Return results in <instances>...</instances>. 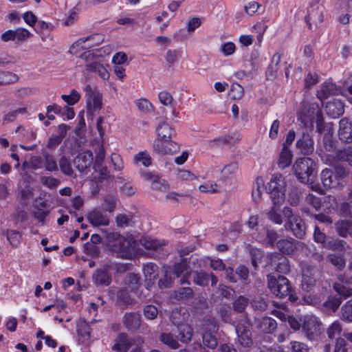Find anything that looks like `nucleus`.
<instances>
[{"mask_svg": "<svg viewBox=\"0 0 352 352\" xmlns=\"http://www.w3.org/2000/svg\"><path fill=\"white\" fill-rule=\"evenodd\" d=\"M342 330V325L339 321L333 322L327 329V333L329 338L333 339L339 336Z\"/></svg>", "mask_w": 352, "mask_h": 352, "instance_id": "obj_57", "label": "nucleus"}, {"mask_svg": "<svg viewBox=\"0 0 352 352\" xmlns=\"http://www.w3.org/2000/svg\"><path fill=\"white\" fill-rule=\"evenodd\" d=\"M179 149L178 144L171 140H166V142H155L153 144L154 151L161 155L172 154L179 151Z\"/></svg>", "mask_w": 352, "mask_h": 352, "instance_id": "obj_21", "label": "nucleus"}, {"mask_svg": "<svg viewBox=\"0 0 352 352\" xmlns=\"http://www.w3.org/2000/svg\"><path fill=\"white\" fill-rule=\"evenodd\" d=\"M296 147L305 155L311 154L314 151V141L307 133H303L296 142Z\"/></svg>", "mask_w": 352, "mask_h": 352, "instance_id": "obj_24", "label": "nucleus"}, {"mask_svg": "<svg viewBox=\"0 0 352 352\" xmlns=\"http://www.w3.org/2000/svg\"><path fill=\"white\" fill-rule=\"evenodd\" d=\"M84 252L87 255L96 258L100 255V249L98 246H97V245L87 242L84 245Z\"/></svg>", "mask_w": 352, "mask_h": 352, "instance_id": "obj_63", "label": "nucleus"}, {"mask_svg": "<svg viewBox=\"0 0 352 352\" xmlns=\"http://www.w3.org/2000/svg\"><path fill=\"white\" fill-rule=\"evenodd\" d=\"M256 327L265 333H273L277 327L276 320L271 317H263L255 320Z\"/></svg>", "mask_w": 352, "mask_h": 352, "instance_id": "obj_23", "label": "nucleus"}, {"mask_svg": "<svg viewBox=\"0 0 352 352\" xmlns=\"http://www.w3.org/2000/svg\"><path fill=\"white\" fill-rule=\"evenodd\" d=\"M286 230H290L298 239H302L306 234V226L303 220L298 215L285 224Z\"/></svg>", "mask_w": 352, "mask_h": 352, "instance_id": "obj_12", "label": "nucleus"}, {"mask_svg": "<svg viewBox=\"0 0 352 352\" xmlns=\"http://www.w3.org/2000/svg\"><path fill=\"white\" fill-rule=\"evenodd\" d=\"M18 80L15 74L9 72H0V85L12 83Z\"/></svg>", "mask_w": 352, "mask_h": 352, "instance_id": "obj_58", "label": "nucleus"}, {"mask_svg": "<svg viewBox=\"0 0 352 352\" xmlns=\"http://www.w3.org/2000/svg\"><path fill=\"white\" fill-rule=\"evenodd\" d=\"M122 322L128 331L136 332L141 326V315L135 312L126 313L123 316Z\"/></svg>", "mask_w": 352, "mask_h": 352, "instance_id": "obj_20", "label": "nucleus"}, {"mask_svg": "<svg viewBox=\"0 0 352 352\" xmlns=\"http://www.w3.org/2000/svg\"><path fill=\"white\" fill-rule=\"evenodd\" d=\"M338 234L342 237H352V220H339L336 223Z\"/></svg>", "mask_w": 352, "mask_h": 352, "instance_id": "obj_30", "label": "nucleus"}, {"mask_svg": "<svg viewBox=\"0 0 352 352\" xmlns=\"http://www.w3.org/2000/svg\"><path fill=\"white\" fill-rule=\"evenodd\" d=\"M178 339L183 343H188L191 341L193 335V329L188 324H182L177 328Z\"/></svg>", "mask_w": 352, "mask_h": 352, "instance_id": "obj_33", "label": "nucleus"}, {"mask_svg": "<svg viewBox=\"0 0 352 352\" xmlns=\"http://www.w3.org/2000/svg\"><path fill=\"white\" fill-rule=\"evenodd\" d=\"M144 276L146 277L147 287L153 284V281L158 276V266L153 263L146 264L143 267Z\"/></svg>", "mask_w": 352, "mask_h": 352, "instance_id": "obj_28", "label": "nucleus"}, {"mask_svg": "<svg viewBox=\"0 0 352 352\" xmlns=\"http://www.w3.org/2000/svg\"><path fill=\"white\" fill-rule=\"evenodd\" d=\"M251 327L252 323L247 317L241 318L236 324V343L240 346L248 349L252 346L254 341Z\"/></svg>", "mask_w": 352, "mask_h": 352, "instance_id": "obj_3", "label": "nucleus"}, {"mask_svg": "<svg viewBox=\"0 0 352 352\" xmlns=\"http://www.w3.org/2000/svg\"><path fill=\"white\" fill-rule=\"evenodd\" d=\"M120 267H124V266L119 267L118 264L113 263L109 261L105 263L102 268L96 270L92 275V280L94 283L97 286H108L111 284L112 278L109 271L112 269L116 268L118 270Z\"/></svg>", "mask_w": 352, "mask_h": 352, "instance_id": "obj_5", "label": "nucleus"}, {"mask_svg": "<svg viewBox=\"0 0 352 352\" xmlns=\"http://www.w3.org/2000/svg\"><path fill=\"white\" fill-rule=\"evenodd\" d=\"M167 270L168 274H172L173 278L182 277L180 280L181 284L188 283L187 280L191 275V273L189 270L186 258H182L180 262L175 263L172 267H168Z\"/></svg>", "mask_w": 352, "mask_h": 352, "instance_id": "obj_8", "label": "nucleus"}, {"mask_svg": "<svg viewBox=\"0 0 352 352\" xmlns=\"http://www.w3.org/2000/svg\"><path fill=\"white\" fill-rule=\"evenodd\" d=\"M292 352H309V346L302 342L292 341L289 343Z\"/></svg>", "mask_w": 352, "mask_h": 352, "instance_id": "obj_64", "label": "nucleus"}, {"mask_svg": "<svg viewBox=\"0 0 352 352\" xmlns=\"http://www.w3.org/2000/svg\"><path fill=\"white\" fill-rule=\"evenodd\" d=\"M342 319L346 322H352V299L347 301L341 308Z\"/></svg>", "mask_w": 352, "mask_h": 352, "instance_id": "obj_56", "label": "nucleus"}, {"mask_svg": "<svg viewBox=\"0 0 352 352\" xmlns=\"http://www.w3.org/2000/svg\"><path fill=\"white\" fill-rule=\"evenodd\" d=\"M324 111L332 118L340 117L344 113V103L338 100H334L327 103L324 107Z\"/></svg>", "mask_w": 352, "mask_h": 352, "instance_id": "obj_22", "label": "nucleus"}, {"mask_svg": "<svg viewBox=\"0 0 352 352\" xmlns=\"http://www.w3.org/2000/svg\"><path fill=\"white\" fill-rule=\"evenodd\" d=\"M102 96L99 92L87 99V113L98 111L102 108Z\"/></svg>", "mask_w": 352, "mask_h": 352, "instance_id": "obj_36", "label": "nucleus"}, {"mask_svg": "<svg viewBox=\"0 0 352 352\" xmlns=\"http://www.w3.org/2000/svg\"><path fill=\"white\" fill-rule=\"evenodd\" d=\"M267 190L270 195L274 206H278L285 201V191L277 182L271 179L267 184Z\"/></svg>", "mask_w": 352, "mask_h": 352, "instance_id": "obj_14", "label": "nucleus"}, {"mask_svg": "<svg viewBox=\"0 0 352 352\" xmlns=\"http://www.w3.org/2000/svg\"><path fill=\"white\" fill-rule=\"evenodd\" d=\"M297 241L292 238L281 239L277 241V248L284 254H292L296 249Z\"/></svg>", "mask_w": 352, "mask_h": 352, "instance_id": "obj_31", "label": "nucleus"}, {"mask_svg": "<svg viewBox=\"0 0 352 352\" xmlns=\"http://www.w3.org/2000/svg\"><path fill=\"white\" fill-rule=\"evenodd\" d=\"M316 163L310 157L300 158L294 165L296 177L304 184L310 182L314 178L316 175Z\"/></svg>", "mask_w": 352, "mask_h": 352, "instance_id": "obj_2", "label": "nucleus"}, {"mask_svg": "<svg viewBox=\"0 0 352 352\" xmlns=\"http://www.w3.org/2000/svg\"><path fill=\"white\" fill-rule=\"evenodd\" d=\"M250 254L251 256V263L254 270H257L259 264H261L263 261V258L265 256V252L263 250L256 248H251L250 249Z\"/></svg>", "mask_w": 352, "mask_h": 352, "instance_id": "obj_39", "label": "nucleus"}, {"mask_svg": "<svg viewBox=\"0 0 352 352\" xmlns=\"http://www.w3.org/2000/svg\"><path fill=\"white\" fill-rule=\"evenodd\" d=\"M338 138L342 143L352 142V123L346 118H342L339 122Z\"/></svg>", "mask_w": 352, "mask_h": 352, "instance_id": "obj_18", "label": "nucleus"}, {"mask_svg": "<svg viewBox=\"0 0 352 352\" xmlns=\"http://www.w3.org/2000/svg\"><path fill=\"white\" fill-rule=\"evenodd\" d=\"M61 98L67 104L74 105L79 101L80 96L76 89H72L69 95H62Z\"/></svg>", "mask_w": 352, "mask_h": 352, "instance_id": "obj_60", "label": "nucleus"}, {"mask_svg": "<svg viewBox=\"0 0 352 352\" xmlns=\"http://www.w3.org/2000/svg\"><path fill=\"white\" fill-rule=\"evenodd\" d=\"M117 302L125 307L132 306L135 304V300L131 296L126 288L120 289L116 294Z\"/></svg>", "mask_w": 352, "mask_h": 352, "instance_id": "obj_34", "label": "nucleus"}, {"mask_svg": "<svg viewBox=\"0 0 352 352\" xmlns=\"http://www.w3.org/2000/svg\"><path fill=\"white\" fill-rule=\"evenodd\" d=\"M77 331L78 335L85 339L90 337V327L89 324L82 319L78 320L77 323Z\"/></svg>", "mask_w": 352, "mask_h": 352, "instance_id": "obj_52", "label": "nucleus"}, {"mask_svg": "<svg viewBox=\"0 0 352 352\" xmlns=\"http://www.w3.org/2000/svg\"><path fill=\"white\" fill-rule=\"evenodd\" d=\"M249 302L250 300L247 297L244 296H239L232 302L233 309L238 313H242L245 311Z\"/></svg>", "mask_w": 352, "mask_h": 352, "instance_id": "obj_50", "label": "nucleus"}, {"mask_svg": "<svg viewBox=\"0 0 352 352\" xmlns=\"http://www.w3.org/2000/svg\"><path fill=\"white\" fill-rule=\"evenodd\" d=\"M142 245L147 250H162L164 244L151 237H145L142 240Z\"/></svg>", "mask_w": 352, "mask_h": 352, "instance_id": "obj_49", "label": "nucleus"}, {"mask_svg": "<svg viewBox=\"0 0 352 352\" xmlns=\"http://www.w3.org/2000/svg\"><path fill=\"white\" fill-rule=\"evenodd\" d=\"M323 6L318 1L314 2L309 7L305 21L309 29L311 28L312 23L317 26L323 21Z\"/></svg>", "mask_w": 352, "mask_h": 352, "instance_id": "obj_7", "label": "nucleus"}, {"mask_svg": "<svg viewBox=\"0 0 352 352\" xmlns=\"http://www.w3.org/2000/svg\"><path fill=\"white\" fill-rule=\"evenodd\" d=\"M135 165L141 164L144 167H148L152 164V158L147 151H140L133 157Z\"/></svg>", "mask_w": 352, "mask_h": 352, "instance_id": "obj_42", "label": "nucleus"}, {"mask_svg": "<svg viewBox=\"0 0 352 352\" xmlns=\"http://www.w3.org/2000/svg\"><path fill=\"white\" fill-rule=\"evenodd\" d=\"M267 286L271 292L279 298H285L291 292L292 287L288 279L282 275L276 277L269 274L267 276Z\"/></svg>", "mask_w": 352, "mask_h": 352, "instance_id": "obj_4", "label": "nucleus"}, {"mask_svg": "<svg viewBox=\"0 0 352 352\" xmlns=\"http://www.w3.org/2000/svg\"><path fill=\"white\" fill-rule=\"evenodd\" d=\"M193 281L199 286H206L210 281V275L203 271H195L192 272Z\"/></svg>", "mask_w": 352, "mask_h": 352, "instance_id": "obj_45", "label": "nucleus"}, {"mask_svg": "<svg viewBox=\"0 0 352 352\" xmlns=\"http://www.w3.org/2000/svg\"><path fill=\"white\" fill-rule=\"evenodd\" d=\"M311 109L312 110V117L310 119V124L313 126V123L315 122L316 123L317 131L320 133H322L324 131V122L322 111L318 106L313 107Z\"/></svg>", "mask_w": 352, "mask_h": 352, "instance_id": "obj_29", "label": "nucleus"}, {"mask_svg": "<svg viewBox=\"0 0 352 352\" xmlns=\"http://www.w3.org/2000/svg\"><path fill=\"white\" fill-rule=\"evenodd\" d=\"M156 131L159 138V140L157 142H159V140H161V142H166V140H171L176 135L175 129L164 122L159 124L157 126Z\"/></svg>", "mask_w": 352, "mask_h": 352, "instance_id": "obj_27", "label": "nucleus"}, {"mask_svg": "<svg viewBox=\"0 0 352 352\" xmlns=\"http://www.w3.org/2000/svg\"><path fill=\"white\" fill-rule=\"evenodd\" d=\"M316 280L314 274L309 270L303 272L302 280V289L304 291H310L316 285Z\"/></svg>", "mask_w": 352, "mask_h": 352, "instance_id": "obj_38", "label": "nucleus"}, {"mask_svg": "<svg viewBox=\"0 0 352 352\" xmlns=\"http://www.w3.org/2000/svg\"><path fill=\"white\" fill-rule=\"evenodd\" d=\"M125 283L131 291H135L141 285L140 277L134 273H129L126 276Z\"/></svg>", "mask_w": 352, "mask_h": 352, "instance_id": "obj_51", "label": "nucleus"}, {"mask_svg": "<svg viewBox=\"0 0 352 352\" xmlns=\"http://www.w3.org/2000/svg\"><path fill=\"white\" fill-rule=\"evenodd\" d=\"M202 339L204 344L210 349H214L218 344L216 336L208 329L203 333Z\"/></svg>", "mask_w": 352, "mask_h": 352, "instance_id": "obj_48", "label": "nucleus"}, {"mask_svg": "<svg viewBox=\"0 0 352 352\" xmlns=\"http://www.w3.org/2000/svg\"><path fill=\"white\" fill-rule=\"evenodd\" d=\"M343 94L341 87L336 85L331 82H324L319 90L317 91V97L320 100L327 99L333 95H338Z\"/></svg>", "mask_w": 352, "mask_h": 352, "instance_id": "obj_17", "label": "nucleus"}, {"mask_svg": "<svg viewBox=\"0 0 352 352\" xmlns=\"http://www.w3.org/2000/svg\"><path fill=\"white\" fill-rule=\"evenodd\" d=\"M87 71L97 73L102 79L107 80L109 78V73L107 69L98 62H94L86 65Z\"/></svg>", "mask_w": 352, "mask_h": 352, "instance_id": "obj_37", "label": "nucleus"}, {"mask_svg": "<svg viewBox=\"0 0 352 352\" xmlns=\"http://www.w3.org/2000/svg\"><path fill=\"white\" fill-rule=\"evenodd\" d=\"M292 154L290 150L284 145L279 155L278 166L279 168L284 169L289 166L292 162Z\"/></svg>", "mask_w": 352, "mask_h": 352, "instance_id": "obj_35", "label": "nucleus"}, {"mask_svg": "<svg viewBox=\"0 0 352 352\" xmlns=\"http://www.w3.org/2000/svg\"><path fill=\"white\" fill-rule=\"evenodd\" d=\"M302 329L307 338L312 340L320 333V324L314 319L309 318L302 324Z\"/></svg>", "mask_w": 352, "mask_h": 352, "instance_id": "obj_26", "label": "nucleus"}, {"mask_svg": "<svg viewBox=\"0 0 352 352\" xmlns=\"http://www.w3.org/2000/svg\"><path fill=\"white\" fill-rule=\"evenodd\" d=\"M349 171L342 166H336L333 169L325 168L320 173L322 184L325 189H341L345 186L344 179Z\"/></svg>", "mask_w": 352, "mask_h": 352, "instance_id": "obj_1", "label": "nucleus"}, {"mask_svg": "<svg viewBox=\"0 0 352 352\" xmlns=\"http://www.w3.org/2000/svg\"><path fill=\"white\" fill-rule=\"evenodd\" d=\"M263 186V181L261 177H256L253 184L252 197L255 202L258 201L261 197V187Z\"/></svg>", "mask_w": 352, "mask_h": 352, "instance_id": "obj_55", "label": "nucleus"}, {"mask_svg": "<svg viewBox=\"0 0 352 352\" xmlns=\"http://www.w3.org/2000/svg\"><path fill=\"white\" fill-rule=\"evenodd\" d=\"M102 41L103 36L101 34L90 35L78 39L72 45L70 49L71 50L76 47H80L82 50L91 49L95 46H98Z\"/></svg>", "mask_w": 352, "mask_h": 352, "instance_id": "obj_13", "label": "nucleus"}, {"mask_svg": "<svg viewBox=\"0 0 352 352\" xmlns=\"http://www.w3.org/2000/svg\"><path fill=\"white\" fill-rule=\"evenodd\" d=\"M143 314L146 319L154 320L157 316L158 310L155 306L147 305L143 308Z\"/></svg>", "mask_w": 352, "mask_h": 352, "instance_id": "obj_62", "label": "nucleus"}, {"mask_svg": "<svg viewBox=\"0 0 352 352\" xmlns=\"http://www.w3.org/2000/svg\"><path fill=\"white\" fill-rule=\"evenodd\" d=\"M302 194L300 188L293 186L288 193L287 201L292 206H297L300 204V200Z\"/></svg>", "mask_w": 352, "mask_h": 352, "instance_id": "obj_40", "label": "nucleus"}, {"mask_svg": "<svg viewBox=\"0 0 352 352\" xmlns=\"http://www.w3.org/2000/svg\"><path fill=\"white\" fill-rule=\"evenodd\" d=\"M342 302L341 298L334 296H329L328 299L323 303V306L327 311L335 313Z\"/></svg>", "mask_w": 352, "mask_h": 352, "instance_id": "obj_43", "label": "nucleus"}, {"mask_svg": "<svg viewBox=\"0 0 352 352\" xmlns=\"http://www.w3.org/2000/svg\"><path fill=\"white\" fill-rule=\"evenodd\" d=\"M142 177L147 181L151 182V188L155 190L166 191L169 185L164 179L153 172L141 171Z\"/></svg>", "mask_w": 352, "mask_h": 352, "instance_id": "obj_11", "label": "nucleus"}, {"mask_svg": "<svg viewBox=\"0 0 352 352\" xmlns=\"http://www.w3.org/2000/svg\"><path fill=\"white\" fill-rule=\"evenodd\" d=\"M93 153L86 151L79 153L74 160V164L80 173H85L93 164Z\"/></svg>", "mask_w": 352, "mask_h": 352, "instance_id": "obj_16", "label": "nucleus"}, {"mask_svg": "<svg viewBox=\"0 0 352 352\" xmlns=\"http://www.w3.org/2000/svg\"><path fill=\"white\" fill-rule=\"evenodd\" d=\"M87 220L94 227L108 226L109 223L107 215L98 209H94L87 214Z\"/></svg>", "mask_w": 352, "mask_h": 352, "instance_id": "obj_25", "label": "nucleus"}, {"mask_svg": "<svg viewBox=\"0 0 352 352\" xmlns=\"http://www.w3.org/2000/svg\"><path fill=\"white\" fill-rule=\"evenodd\" d=\"M144 342V338L140 336L133 338H129L126 333H122L119 335L116 343L112 346V349L118 351H126L133 345H142Z\"/></svg>", "mask_w": 352, "mask_h": 352, "instance_id": "obj_9", "label": "nucleus"}, {"mask_svg": "<svg viewBox=\"0 0 352 352\" xmlns=\"http://www.w3.org/2000/svg\"><path fill=\"white\" fill-rule=\"evenodd\" d=\"M333 289L342 301L352 296V289L349 286L348 280L342 275L339 276L338 281L333 284Z\"/></svg>", "mask_w": 352, "mask_h": 352, "instance_id": "obj_19", "label": "nucleus"}, {"mask_svg": "<svg viewBox=\"0 0 352 352\" xmlns=\"http://www.w3.org/2000/svg\"><path fill=\"white\" fill-rule=\"evenodd\" d=\"M219 313L223 322L227 323H231L232 322L231 310L228 305H221L219 308Z\"/></svg>", "mask_w": 352, "mask_h": 352, "instance_id": "obj_61", "label": "nucleus"}, {"mask_svg": "<svg viewBox=\"0 0 352 352\" xmlns=\"http://www.w3.org/2000/svg\"><path fill=\"white\" fill-rule=\"evenodd\" d=\"M44 166L50 172L58 171V166L54 157L51 154L44 155Z\"/></svg>", "mask_w": 352, "mask_h": 352, "instance_id": "obj_53", "label": "nucleus"}, {"mask_svg": "<svg viewBox=\"0 0 352 352\" xmlns=\"http://www.w3.org/2000/svg\"><path fill=\"white\" fill-rule=\"evenodd\" d=\"M58 166L61 172L67 176H72L74 174V169L69 158L66 156H62L58 161Z\"/></svg>", "mask_w": 352, "mask_h": 352, "instance_id": "obj_46", "label": "nucleus"}, {"mask_svg": "<svg viewBox=\"0 0 352 352\" xmlns=\"http://www.w3.org/2000/svg\"><path fill=\"white\" fill-rule=\"evenodd\" d=\"M193 291L190 287H180L174 291L173 298L177 300H188L192 297Z\"/></svg>", "mask_w": 352, "mask_h": 352, "instance_id": "obj_47", "label": "nucleus"}, {"mask_svg": "<svg viewBox=\"0 0 352 352\" xmlns=\"http://www.w3.org/2000/svg\"><path fill=\"white\" fill-rule=\"evenodd\" d=\"M280 54L276 53L274 54L272 63L268 66L266 70V78L267 80H273L276 76L278 69V65L280 61Z\"/></svg>", "mask_w": 352, "mask_h": 352, "instance_id": "obj_32", "label": "nucleus"}, {"mask_svg": "<svg viewBox=\"0 0 352 352\" xmlns=\"http://www.w3.org/2000/svg\"><path fill=\"white\" fill-rule=\"evenodd\" d=\"M160 340L172 349H177L180 346L177 340L170 333H162Z\"/></svg>", "mask_w": 352, "mask_h": 352, "instance_id": "obj_41", "label": "nucleus"}, {"mask_svg": "<svg viewBox=\"0 0 352 352\" xmlns=\"http://www.w3.org/2000/svg\"><path fill=\"white\" fill-rule=\"evenodd\" d=\"M335 159L338 161L346 162L352 166V146L336 153Z\"/></svg>", "mask_w": 352, "mask_h": 352, "instance_id": "obj_44", "label": "nucleus"}, {"mask_svg": "<svg viewBox=\"0 0 352 352\" xmlns=\"http://www.w3.org/2000/svg\"><path fill=\"white\" fill-rule=\"evenodd\" d=\"M105 157V151L102 146L98 148L96 153L95 161L94 163V169L96 172L99 173L98 179L104 180L109 177V171L106 166H103V162Z\"/></svg>", "mask_w": 352, "mask_h": 352, "instance_id": "obj_15", "label": "nucleus"}, {"mask_svg": "<svg viewBox=\"0 0 352 352\" xmlns=\"http://www.w3.org/2000/svg\"><path fill=\"white\" fill-rule=\"evenodd\" d=\"M109 250L116 252L123 258H129L131 256L130 242L123 236H120L113 244L110 245Z\"/></svg>", "mask_w": 352, "mask_h": 352, "instance_id": "obj_10", "label": "nucleus"}, {"mask_svg": "<svg viewBox=\"0 0 352 352\" xmlns=\"http://www.w3.org/2000/svg\"><path fill=\"white\" fill-rule=\"evenodd\" d=\"M185 314H182L181 310L175 309L172 311L170 315V320L172 323L177 328L179 327L182 324H185Z\"/></svg>", "mask_w": 352, "mask_h": 352, "instance_id": "obj_54", "label": "nucleus"}, {"mask_svg": "<svg viewBox=\"0 0 352 352\" xmlns=\"http://www.w3.org/2000/svg\"><path fill=\"white\" fill-rule=\"evenodd\" d=\"M265 267L283 274H287L290 270L287 258L278 252L270 253L267 256Z\"/></svg>", "mask_w": 352, "mask_h": 352, "instance_id": "obj_6", "label": "nucleus"}, {"mask_svg": "<svg viewBox=\"0 0 352 352\" xmlns=\"http://www.w3.org/2000/svg\"><path fill=\"white\" fill-rule=\"evenodd\" d=\"M244 94L243 87L239 83H233L231 85L230 96L233 100H239Z\"/></svg>", "mask_w": 352, "mask_h": 352, "instance_id": "obj_59", "label": "nucleus"}]
</instances>
